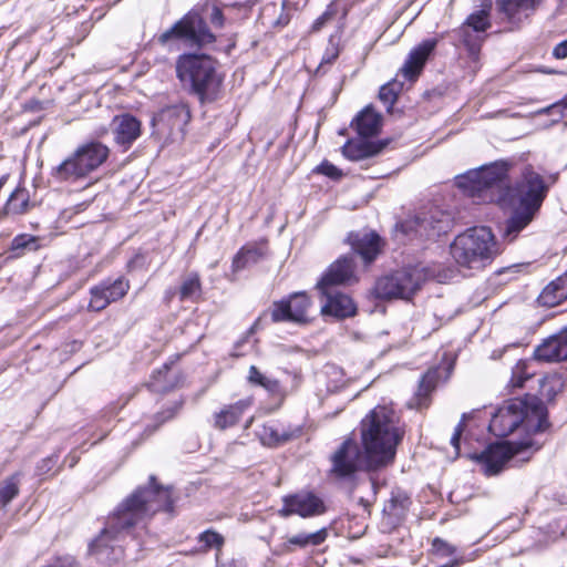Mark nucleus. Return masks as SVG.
<instances>
[{
  "label": "nucleus",
  "mask_w": 567,
  "mask_h": 567,
  "mask_svg": "<svg viewBox=\"0 0 567 567\" xmlns=\"http://www.w3.org/2000/svg\"><path fill=\"white\" fill-rule=\"evenodd\" d=\"M509 164L498 161L467 172L458 186L482 203L513 209L503 228L504 240L514 241L534 219L547 194L543 177L530 166L523 168L514 185L508 182Z\"/></svg>",
  "instance_id": "f257e3e1"
},
{
  "label": "nucleus",
  "mask_w": 567,
  "mask_h": 567,
  "mask_svg": "<svg viewBox=\"0 0 567 567\" xmlns=\"http://www.w3.org/2000/svg\"><path fill=\"white\" fill-rule=\"evenodd\" d=\"M404 433V425L392 408L375 406L361 422L364 452L355 441H344L332 455V473L351 477L360 470L377 471L391 465Z\"/></svg>",
  "instance_id": "f03ea898"
},
{
  "label": "nucleus",
  "mask_w": 567,
  "mask_h": 567,
  "mask_svg": "<svg viewBox=\"0 0 567 567\" xmlns=\"http://www.w3.org/2000/svg\"><path fill=\"white\" fill-rule=\"evenodd\" d=\"M171 491L158 486L155 477H150L148 487L136 488L107 517L106 526L90 545V551L103 564H114L124 557L118 545H112L122 534L150 519L157 512L171 511Z\"/></svg>",
  "instance_id": "7ed1b4c3"
},
{
  "label": "nucleus",
  "mask_w": 567,
  "mask_h": 567,
  "mask_svg": "<svg viewBox=\"0 0 567 567\" xmlns=\"http://www.w3.org/2000/svg\"><path fill=\"white\" fill-rule=\"evenodd\" d=\"M523 422L534 432H543L548 427L547 410L539 399L530 396L526 400H511L495 412L488 429L495 436L505 437Z\"/></svg>",
  "instance_id": "20e7f679"
},
{
  "label": "nucleus",
  "mask_w": 567,
  "mask_h": 567,
  "mask_svg": "<svg viewBox=\"0 0 567 567\" xmlns=\"http://www.w3.org/2000/svg\"><path fill=\"white\" fill-rule=\"evenodd\" d=\"M457 266L481 270L499 254L494 234L488 227H472L457 235L450 247Z\"/></svg>",
  "instance_id": "39448f33"
},
{
  "label": "nucleus",
  "mask_w": 567,
  "mask_h": 567,
  "mask_svg": "<svg viewBox=\"0 0 567 567\" xmlns=\"http://www.w3.org/2000/svg\"><path fill=\"white\" fill-rule=\"evenodd\" d=\"M176 73L183 83H189L200 102L217 99L223 78L216 71V62L205 54H185L176 64Z\"/></svg>",
  "instance_id": "423d86ee"
},
{
  "label": "nucleus",
  "mask_w": 567,
  "mask_h": 567,
  "mask_svg": "<svg viewBox=\"0 0 567 567\" xmlns=\"http://www.w3.org/2000/svg\"><path fill=\"white\" fill-rule=\"evenodd\" d=\"M110 150L100 142L81 145L53 171L60 181L79 179L97 169L109 157Z\"/></svg>",
  "instance_id": "0eeeda50"
},
{
  "label": "nucleus",
  "mask_w": 567,
  "mask_h": 567,
  "mask_svg": "<svg viewBox=\"0 0 567 567\" xmlns=\"http://www.w3.org/2000/svg\"><path fill=\"white\" fill-rule=\"evenodd\" d=\"M425 279L426 274L423 269L405 268L380 278L375 285V292L382 299H409L420 289Z\"/></svg>",
  "instance_id": "6e6552de"
},
{
  "label": "nucleus",
  "mask_w": 567,
  "mask_h": 567,
  "mask_svg": "<svg viewBox=\"0 0 567 567\" xmlns=\"http://www.w3.org/2000/svg\"><path fill=\"white\" fill-rule=\"evenodd\" d=\"M171 40H181L188 47H203L213 43L215 35L208 30L203 18L192 11L159 37L162 44Z\"/></svg>",
  "instance_id": "1a4fd4ad"
},
{
  "label": "nucleus",
  "mask_w": 567,
  "mask_h": 567,
  "mask_svg": "<svg viewBox=\"0 0 567 567\" xmlns=\"http://www.w3.org/2000/svg\"><path fill=\"white\" fill-rule=\"evenodd\" d=\"M451 225L450 215L439 208H431L419 214L405 224L406 230L415 231L420 237H435L447 231Z\"/></svg>",
  "instance_id": "9d476101"
},
{
  "label": "nucleus",
  "mask_w": 567,
  "mask_h": 567,
  "mask_svg": "<svg viewBox=\"0 0 567 567\" xmlns=\"http://www.w3.org/2000/svg\"><path fill=\"white\" fill-rule=\"evenodd\" d=\"M284 506L278 511L279 516L289 517L299 515L301 517H312L326 512V506L321 498L312 493H297L282 498Z\"/></svg>",
  "instance_id": "9b49d317"
},
{
  "label": "nucleus",
  "mask_w": 567,
  "mask_h": 567,
  "mask_svg": "<svg viewBox=\"0 0 567 567\" xmlns=\"http://www.w3.org/2000/svg\"><path fill=\"white\" fill-rule=\"evenodd\" d=\"M311 302L303 292L295 293L287 301L275 302L271 310L274 322L291 321L305 323L308 321V310Z\"/></svg>",
  "instance_id": "f8f14e48"
},
{
  "label": "nucleus",
  "mask_w": 567,
  "mask_h": 567,
  "mask_svg": "<svg viewBox=\"0 0 567 567\" xmlns=\"http://www.w3.org/2000/svg\"><path fill=\"white\" fill-rule=\"evenodd\" d=\"M130 289V282L123 277L114 281H103L91 289L89 308L93 311H101L110 303L122 299Z\"/></svg>",
  "instance_id": "ddd939ff"
},
{
  "label": "nucleus",
  "mask_w": 567,
  "mask_h": 567,
  "mask_svg": "<svg viewBox=\"0 0 567 567\" xmlns=\"http://www.w3.org/2000/svg\"><path fill=\"white\" fill-rule=\"evenodd\" d=\"M357 281L353 258L344 256L330 265L317 284V288L321 293H328V289H331L333 286L351 285Z\"/></svg>",
  "instance_id": "4468645a"
},
{
  "label": "nucleus",
  "mask_w": 567,
  "mask_h": 567,
  "mask_svg": "<svg viewBox=\"0 0 567 567\" xmlns=\"http://www.w3.org/2000/svg\"><path fill=\"white\" fill-rule=\"evenodd\" d=\"M518 450L511 443H497L489 445L478 457L485 466L487 475L498 474L504 465L516 454Z\"/></svg>",
  "instance_id": "2eb2a0df"
},
{
  "label": "nucleus",
  "mask_w": 567,
  "mask_h": 567,
  "mask_svg": "<svg viewBox=\"0 0 567 567\" xmlns=\"http://www.w3.org/2000/svg\"><path fill=\"white\" fill-rule=\"evenodd\" d=\"M436 44V39H427L415 47L400 70L402 75L410 81H414L423 70L429 55L433 52Z\"/></svg>",
  "instance_id": "dca6fc26"
},
{
  "label": "nucleus",
  "mask_w": 567,
  "mask_h": 567,
  "mask_svg": "<svg viewBox=\"0 0 567 567\" xmlns=\"http://www.w3.org/2000/svg\"><path fill=\"white\" fill-rule=\"evenodd\" d=\"M348 241L367 264L373 261L381 251V238L374 231L351 233Z\"/></svg>",
  "instance_id": "f3484780"
},
{
  "label": "nucleus",
  "mask_w": 567,
  "mask_h": 567,
  "mask_svg": "<svg viewBox=\"0 0 567 567\" xmlns=\"http://www.w3.org/2000/svg\"><path fill=\"white\" fill-rule=\"evenodd\" d=\"M534 355L540 361H563L567 359V330L551 336L539 344Z\"/></svg>",
  "instance_id": "a211bd4d"
},
{
  "label": "nucleus",
  "mask_w": 567,
  "mask_h": 567,
  "mask_svg": "<svg viewBox=\"0 0 567 567\" xmlns=\"http://www.w3.org/2000/svg\"><path fill=\"white\" fill-rule=\"evenodd\" d=\"M326 297V302L321 307L322 315H329L338 319L353 317L357 313V305L346 293L331 292L322 293Z\"/></svg>",
  "instance_id": "6ab92c4d"
},
{
  "label": "nucleus",
  "mask_w": 567,
  "mask_h": 567,
  "mask_svg": "<svg viewBox=\"0 0 567 567\" xmlns=\"http://www.w3.org/2000/svg\"><path fill=\"white\" fill-rule=\"evenodd\" d=\"M543 0H497L496 4L506 19L512 23H520L529 18Z\"/></svg>",
  "instance_id": "aec40b11"
},
{
  "label": "nucleus",
  "mask_w": 567,
  "mask_h": 567,
  "mask_svg": "<svg viewBox=\"0 0 567 567\" xmlns=\"http://www.w3.org/2000/svg\"><path fill=\"white\" fill-rule=\"evenodd\" d=\"M252 405V398H245L236 403L225 405L214 414V426L218 430H226L236 425L244 412Z\"/></svg>",
  "instance_id": "412c9836"
},
{
  "label": "nucleus",
  "mask_w": 567,
  "mask_h": 567,
  "mask_svg": "<svg viewBox=\"0 0 567 567\" xmlns=\"http://www.w3.org/2000/svg\"><path fill=\"white\" fill-rule=\"evenodd\" d=\"M114 138L115 142L123 145H131L141 135V122L130 114L115 116Z\"/></svg>",
  "instance_id": "4be33fe9"
},
{
  "label": "nucleus",
  "mask_w": 567,
  "mask_h": 567,
  "mask_svg": "<svg viewBox=\"0 0 567 567\" xmlns=\"http://www.w3.org/2000/svg\"><path fill=\"white\" fill-rule=\"evenodd\" d=\"M351 126L362 137L374 136L381 131L382 115L369 105L355 116Z\"/></svg>",
  "instance_id": "5701e85b"
},
{
  "label": "nucleus",
  "mask_w": 567,
  "mask_h": 567,
  "mask_svg": "<svg viewBox=\"0 0 567 567\" xmlns=\"http://www.w3.org/2000/svg\"><path fill=\"white\" fill-rule=\"evenodd\" d=\"M328 536L327 529L322 528L315 533H299L290 536L279 546V553L287 554L296 548H306L308 546H318L326 540Z\"/></svg>",
  "instance_id": "b1692460"
},
{
  "label": "nucleus",
  "mask_w": 567,
  "mask_h": 567,
  "mask_svg": "<svg viewBox=\"0 0 567 567\" xmlns=\"http://www.w3.org/2000/svg\"><path fill=\"white\" fill-rule=\"evenodd\" d=\"M386 145V142L350 141L342 147L346 157L352 161H360L379 154Z\"/></svg>",
  "instance_id": "393cba45"
},
{
  "label": "nucleus",
  "mask_w": 567,
  "mask_h": 567,
  "mask_svg": "<svg viewBox=\"0 0 567 567\" xmlns=\"http://www.w3.org/2000/svg\"><path fill=\"white\" fill-rule=\"evenodd\" d=\"M567 299V274L549 282L540 292L538 302L544 307H556Z\"/></svg>",
  "instance_id": "a878e982"
},
{
  "label": "nucleus",
  "mask_w": 567,
  "mask_h": 567,
  "mask_svg": "<svg viewBox=\"0 0 567 567\" xmlns=\"http://www.w3.org/2000/svg\"><path fill=\"white\" fill-rule=\"evenodd\" d=\"M299 433V429L290 431L280 429L277 424L268 423L264 424L257 434L262 445L271 447L292 440L293 437L298 436Z\"/></svg>",
  "instance_id": "bb28decb"
},
{
  "label": "nucleus",
  "mask_w": 567,
  "mask_h": 567,
  "mask_svg": "<svg viewBox=\"0 0 567 567\" xmlns=\"http://www.w3.org/2000/svg\"><path fill=\"white\" fill-rule=\"evenodd\" d=\"M489 27L488 10L483 9L470 14L465 23L458 29V33L463 38L464 44L470 47L471 52H474V47L470 44L468 30L472 29L476 32H484Z\"/></svg>",
  "instance_id": "cd10ccee"
},
{
  "label": "nucleus",
  "mask_w": 567,
  "mask_h": 567,
  "mask_svg": "<svg viewBox=\"0 0 567 567\" xmlns=\"http://www.w3.org/2000/svg\"><path fill=\"white\" fill-rule=\"evenodd\" d=\"M261 257V251L255 246L243 247L234 257L231 269L233 272H238L254 264Z\"/></svg>",
  "instance_id": "c85d7f7f"
},
{
  "label": "nucleus",
  "mask_w": 567,
  "mask_h": 567,
  "mask_svg": "<svg viewBox=\"0 0 567 567\" xmlns=\"http://www.w3.org/2000/svg\"><path fill=\"white\" fill-rule=\"evenodd\" d=\"M435 386L434 373H426L420 381L415 398L409 403L410 408L422 409L427 406V396Z\"/></svg>",
  "instance_id": "c756f323"
},
{
  "label": "nucleus",
  "mask_w": 567,
  "mask_h": 567,
  "mask_svg": "<svg viewBox=\"0 0 567 567\" xmlns=\"http://www.w3.org/2000/svg\"><path fill=\"white\" fill-rule=\"evenodd\" d=\"M564 389V380L559 374H548L539 380V394L551 401Z\"/></svg>",
  "instance_id": "7c9ffc66"
},
{
  "label": "nucleus",
  "mask_w": 567,
  "mask_h": 567,
  "mask_svg": "<svg viewBox=\"0 0 567 567\" xmlns=\"http://www.w3.org/2000/svg\"><path fill=\"white\" fill-rule=\"evenodd\" d=\"M29 207V193L24 188H17L7 200V214H23Z\"/></svg>",
  "instance_id": "2f4dec72"
},
{
  "label": "nucleus",
  "mask_w": 567,
  "mask_h": 567,
  "mask_svg": "<svg viewBox=\"0 0 567 567\" xmlns=\"http://www.w3.org/2000/svg\"><path fill=\"white\" fill-rule=\"evenodd\" d=\"M20 474L6 478L0 487V508L7 506L19 493Z\"/></svg>",
  "instance_id": "473e14b6"
},
{
  "label": "nucleus",
  "mask_w": 567,
  "mask_h": 567,
  "mask_svg": "<svg viewBox=\"0 0 567 567\" xmlns=\"http://www.w3.org/2000/svg\"><path fill=\"white\" fill-rule=\"evenodd\" d=\"M247 380L250 384L259 385L271 393L278 392L280 388L277 380L267 378L255 365H250Z\"/></svg>",
  "instance_id": "72a5a7b5"
},
{
  "label": "nucleus",
  "mask_w": 567,
  "mask_h": 567,
  "mask_svg": "<svg viewBox=\"0 0 567 567\" xmlns=\"http://www.w3.org/2000/svg\"><path fill=\"white\" fill-rule=\"evenodd\" d=\"M401 90L402 83L398 81H392L381 86L379 91V99L386 106L388 111H391Z\"/></svg>",
  "instance_id": "f704fd0d"
},
{
  "label": "nucleus",
  "mask_w": 567,
  "mask_h": 567,
  "mask_svg": "<svg viewBox=\"0 0 567 567\" xmlns=\"http://www.w3.org/2000/svg\"><path fill=\"white\" fill-rule=\"evenodd\" d=\"M533 375L534 372L530 371V363L520 360L513 368L511 384L514 388H522Z\"/></svg>",
  "instance_id": "c9c22d12"
},
{
  "label": "nucleus",
  "mask_w": 567,
  "mask_h": 567,
  "mask_svg": "<svg viewBox=\"0 0 567 567\" xmlns=\"http://www.w3.org/2000/svg\"><path fill=\"white\" fill-rule=\"evenodd\" d=\"M39 248V238L29 234L18 235L12 239L11 250L34 251Z\"/></svg>",
  "instance_id": "e433bc0d"
},
{
  "label": "nucleus",
  "mask_w": 567,
  "mask_h": 567,
  "mask_svg": "<svg viewBox=\"0 0 567 567\" xmlns=\"http://www.w3.org/2000/svg\"><path fill=\"white\" fill-rule=\"evenodd\" d=\"M200 291V280L197 274L188 276L179 289L181 300L193 299Z\"/></svg>",
  "instance_id": "4c0bfd02"
},
{
  "label": "nucleus",
  "mask_w": 567,
  "mask_h": 567,
  "mask_svg": "<svg viewBox=\"0 0 567 567\" xmlns=\"http://www.w3.org/2000/svg\"><path fill=\"white\" fill-rule=\"evenodd\" d=\"M432 549L440 557H449L456 553V547L442 538H434Z\"/></svg>",
  "instance_id": "58836bf2"
},
{
  "label": "nucleus",
  "mask_w": 567,
  "mask_h": 567,
  "mask_svg": "<svg viewBox=\"0 0 567 567\" xmlns=\"http://www.w3.org/2000/svg\"><path fill=\"white\" fill-rule=\"evenodd\" d=\"M199 542L204 543L206 548H221L224 545V537L214 530H206L199 535Z\"/></svg>",
  "instance_id": "ea45409f"
},
{
  "label": "nucleus",
  "mask_w": 567,
  "mask_h": 567,
  "mask_svg": "<svg viewBox=\"0 0 567 567\" xmlns=\"http://www.w3.org/2000/svg\"><path fill=\"white\" fill-rule=\"evenodd\" d=\"M406 499H399L398 497H392L389 503L384 506L383 512L388 515L399 517L403 514L405 506L404 502Z\"/></svg>",
  "instance_id": "a19ab883"
},
{
  "label": "nucleus",
  "mask_w": 567,
  "mask_h": 567,
  "mask_svg": "<svg viewBox=\"0 0 567 567\" xmlns=\"http://www.w3.org/2000/svg\"><path fill=\"white\" fill-rule=\"evenodd\" d=\"M337 11L333 4L328 6L327 10L313 22L311 30L313 32L320 31L329 21L333 19Z\"/></svg>",
  "instance_id": "79ce46f5"
},
{
  "label": "nucleus",
  "mask_w": 567,
  "mask_h": 567,
  "mask_svg": "<svg viewBox=\"0 0 567 567\" xmlns=\"http://www.w3.org/2000/svg\"><path fill=\"white\" fill-rule=\"evenodd\" d=\"M188 115H189L188 112L185 111L184 109L174 106V107H168L165 111H163L159 115V120L164 121V120H168L171 117H182V121L186 122V120L188 118Z\"/></svg>",
  "instance_id": "37998d69"
},
{
  "label": "nucleus",
  "mask_w": 567,
  "mask_h": 567,
  "mask_svg": "<svg viewBox=\"0 0 567 567\" xmlns=\"http://www.w3.org/2000/svg\"><path fill=\"white\" fill-rule=\"evenodd\" d=\"M465 420H466V414H463L462 420L460 421V423L455 427V431H454V433H453V435L451 437V444L455 449V454L456 455L460 452V440H461V435H462V433H463V431L465 429Z\"/></svg>",
  "instance_id": "c03bdc74"
},
{
  "label": "nucleus",
  "mask_w": 567,
  "mask_h": 567,
  "mask_svg": "<svg viewBox=\"0 0 567 567\" xmlns=\"http://www.w3.org/2000/svg\"><path fill=\"white\" fill-rule=\"evenodd\" d=\"M318 172L332 178H338L341 176L340 169L329 162L321 163L318 167Z\"/></svg>",
  "instance_id": "a18cd8bd"
},
{
  "label": "nucleus",
  "mask_w": 567,
  "mask_h": 567,
  "mask_svg": "<svg viewBox=\"0 0 567 567\" xmlns=\"http://www.w3.org/2000/svg\"><path fill=\"white\" fill-rule=\"evenodd\" d=\"M564 109H567V97L565 100H563L560 103H555L548 107L540 110L538 113L554 114L557 112V113H559V117L557 120H555V122H557L560 117L565 116V113L563 112Z\"/></svg>",
  "instance_id": "49530a36"
},
{
  "label": "nucleus",
  "mask_w": 567,
  "mask_h": 567,
  "mask_svg": "<svg viewBox=\"0 0 567 567\" xmlns=\"http://www.w3.org/2000/svg\"><path fill=\"white\" fill-rule=\"evenodd\" d=\"M210 22L215 27H223L224 24V16L219 8L214 7L210 13Z\"/></svg>",
  "instance_id": "de8ad7c7"
},
{
  "label": "nucleus",
  "mask_w": 567,
  "mask_h": 567,
  "mask_svg": "<svg viewBox=\"0 0 567 567\" xmlns=\"http://www.w3.org/2000/svg\"><path fill=\"white\" fill-rule=\"evenodd\" d=\"M553 55L556 58V59H565L567 58V40L558 43L554 50H553Z\"/></svg>",
  "instance_id": "09e8293b"
},
{
  "label": "nucleus",
  "mask_w": 567,
  "mask_h": 567,
  "mask_svg": "<svg viewBox=\"0 0 567 567\" xmlns=\"http://www.w3.org/2000/svg\"><path fill=\"white\" fill-rule=\"evenodd\" d=\"M338 56V51L336 49L332 50L331 53H327L323 59H322V62L324 63H331L332 61H334Z\"/></svg>",
  "instance_id": "8fccbe9b"
},
{
  "label": "nucleus",
  "mask_w": 567,
  "mask_h": 567,
  "mask_svg": "<svg viewBox=\"0 0 567 567\" xmlns=\"http://www.w3.org/2000/svg\"><path fill=\"white\" fill-rule=\"evenodd\" d=\"M258 322H255L250 329L246 332L245 337L238 341L237 346L241 344L244 341H246L250 336H252L256 331Z\"/></svg>",
  "instance_id": "3c124183"
},
{
  "label": "nucleus",
  "mask_w": 567,
  "mask_h": 567,
  "mask_svg": "<svg viewBox=\"0 0 567 567\" xmlns=\"http://www.w3.org/2000/svg\"><path fill=\"white\" fill-rule=\"evenodd\" d=\"M152 386L155 391H166V386H161L156 381L152 383Z\"/></svg>",
  "instance_id": "603ef678"
},
{
  "label": "nucleus",
  "mask_w": 567,
  "mask_h": 567,
  "mask_svg": "<svg viewBox=\"0 0 567 567\" xmlns=\"http://www.w3.org/2000/svg\"><path fill=\"white\" fill-rule=\"evenodd\" d=\"M164 414H165V417L163 419V422L166 421V420L172 419L174 416V414H175V411L174 410H169L167 412H164Z\"/></svg>",
  "instance_id": "864d4df0"
},
{
  "label": "nucleus",
  "mask_w": 567,
  "mask_h": 567,
  "mask_svg": "<svg viewBox=\"0 0 567 567\" xmlns=\"http://www.w3.org/2000/svg\"><path fill=\"white\" fill-rule=\"evenodd\" d=\"M163 375V372L162 371H158V375L154 377L155 380L159 379Z\"/></svg>",
  "instance_id": "5fc2aeb1"
},
{
  "label": "nucleus",
  "mask_w": 567,
  "mask_h": 567,
  "mask_svg": "<svg viewBox=\"0 0 567 567\" xmlns=\"http://www.w3.org/2000/svg\"><path fill=\"white\" fill-rule=\"evenodd\" d=\"M499 357H501V353L498 355H496V351H494L493 354H492V358H494V359L495 358H499Z\"/></svg>",
  "instance_id": "6e6d98bb"
}]
</instances>
